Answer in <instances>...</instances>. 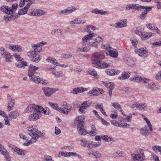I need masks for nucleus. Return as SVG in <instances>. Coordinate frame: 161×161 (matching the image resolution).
I'll return each mask as SVG.
<instances>
[{
	"instance_id": "1",
	"label": "nucleus",
	"mask_w": 161,
	"mask_h": 161,
	"mask_svg": "<svg viewBox=\"0 0 161 161\" xmlns=\"http://www.w3.org/2000/svg\"><path fill=\"white\" fill-rule=\"evenodd\" d=\"M104 53L102 51L94 53L92 58L94 67L98 68H106L109 67L108 63L102 60L104 57Z\"/></svg>"
},
{
	"instance_id": "2",
	"label": "nucleus",
	"mask_w": 161,
	"mask_h": 161,
	"mask_svg": "<svg viewBox=\"0 0 161 161\" xmlns=\"http://www.w3.org/2000/svg\"><path fill=\"white\" fill-rule=\"evenodd\" d=\"M39 69V67H36L31 64L29 66L28 75L31 77L30 80L36 83L46 85L47 82L46 80H43L38 76L34 75L35 74L37 73L36 71Z\"/></svg>"
},
{
	"instance_id": "3",
	"label": "nucleus",
	"mask_w": 161,
	"mask_h": 161,
	"mask_svg": "<svg viewBox=\"0 0 161 161\" xmlns=\"http://www.w3.org/2000/svg\"><path fill=\"white\" fill-rule=\"evenodd\" d=\"M33 110H35L36 112L43 113L45 115H49L50 114V110L48 108H46L44 109L41 106L35 105L34 104H29L26 108L25 110L26 112H31Z\"/></svg>"
},
{
	"instance_id": "4",
	"label": "nucleus",
	"mask_w": 161,
	"mask_h": 161,
	"mask_svg": "<svg viewBox=\"0 0 161 161\" xmlns=\"http://www.w3.org/2000/svg\"><path fill=\"white\" fill-rule=\"evenodd\" d=\"M27 129L28 131L29 135L33 139L36 140L41 136H43L45 134L44 133H42L39 131L35 125L28 127Z\"/></svg>"
},
{
	"instance_id": "5",
	"label": "nucleus",
	"mask_w": 161,
	"mask_h": 161,
	"mask_svg": "<svg viewBox=\"0 0 161 161\" xmlns=\"http://www.w3.org/2000/svg\"><path fill=\"white\" fill-rule=\"evenodd\" d=\"M84 121L82 119H80L79 117L77 118L75 121V124L77 125L79 133L82 135H86L88 133L84 128Z\"/></svg>"
},
{
	"instance_id": "6",
	"label": "nucleus",
	"mask_w": 161,
	"mask_h": 161,
	"mask_svg": "<svg viewBox=\"0 0 161 161\" xmlns=\"http://www.w3.org/2000/svg\"><path fill=\"white\" fill-rule=\"evenodd\" d=\"M94 34L90 33L89 34L85 35L84 36L82 39V42H83L82 47L83 48L82 50L83 52H87L89 51L90 49V48L89 47H85L86 46L87 43L88 45L89 43L88 42V41L92 39V37L94 36Z\"/></svg>"
},
{
	"instance_id": "7",
	"label": "nucleus",
	"mask_w": 161,
	"mask_h": 161,
	"mask_svg": "<svg viewBox=\"0 0 161 161\" xmlns=\"http://www.w3.org/2000/svg\"><path fill=\"white\" fill-rule=\"evenodd\" d=\"M39 48L40 49L39 50L37 48H35L33 50L30 51L27 53L28 56L31 58V60L33 62L37 63L41 59L39 55H37L36 54V53L39 52L41 50V48Z\"/></svg>"
},
{
	"instance_id": "8",
	"label": "nucleus",
	"mask_w": 161,
	"mask_h": 161,
	"mask_svg": "<svg viewBox=\"0 0 161 161\" xmlns=\"http://www.w3.org/2000/svg\"><path fill=\"white\" fill-rule=\"evenodd\" d=\"M137 154H132L131 156L133 160L139 161H142L144 160L145 155L142 149H139L137 151Z\"/></svg>"
},
{
	"instance_id": "9",
	"label": "nucleus",
	"mask_w": 161,
	"mask_h": 161,
	"mask_svg": "<svg viewBox=\"0 0 161 161\" xmlns=\"http://www.w3.org/2000/svg\"><path fill=\"white\" fill-rule=\"evenodd\" d=\"M141 7H140V9L138 11H141V9H145L140 14V17L141 19H144L147 16V12L151 11L152 8V7H147L141 5Z\"/></svg>"
},
{
	"instance_id": "10",
	"label": "nucleus",
	"mask_w": 161,
	"mask_h": 161,
	"mask_svg": "<svg viewBox=\"0 0 161 161\" xmlns=\"http://www.w3.org/2000/svg\"><path fill=\"white\" fill-rule=\"evenodd\" d=\"M30 6L31 4L30 3H27L24 8H23L19 10L18 13L17 14H13L12 18H13V19H17L20 15H24L25 14Z\"/></svg>"
},
{
	"instance_id": "11",
	"label": "nucleus",
	"mask_w": 161,
	"mask_h": 161,
	"mask_svg": "<svg viewBox=\"0 0 161 161\" xmlns=\"http://www.w3.org/2000/svg\"><path fill=\"white\" fill-rule=\"evenodd\" d=\"M42 90L43 91L46 96L49 97L54 93L58 89L48 87H43Z\"/></svg>"
},
{
	"instance_id": "12",
	"label": "nucleus",
	"mask_w": 161,
	"mask_h": 161,
	"mask_svg": "<svg viewBox=\"0 0 161 161\" xmlns=\"http://www.w3.org/2000/svg\"><path fill=\"white\" fill-rule=\"evenodd\" d=\"M46 12L40 9L31 10L29 14L33 16H40L46 14Z\"/></svg>"
},
{
	"instance_id": "13",
	"label": "nucleus",
	"mask_w": 161,
	"mask_h": 161,
	"mask_svg": "<svg viewBox=\"0 0 161 161\" xmlns=\"http://www.w3.org/2000/svg\"><path fill=\"white\" fill-rule=\"evenodd\" d=\"M103 90L102 89H99L97 87L93 88L92 90L89 92L88 93L90 96L98 95L102 93Z\"/></svg>"
},
{
	"instance_id": "14",
	"label": "nucleus",
	"mask_w": 161,
	"mask_h": 161,
	"mask_svg": "<svg viewBox=\"0 0 161 161\" xmlns=\"http://www.w3.org/2000/svg\"><path fill=\"white\" fill-rule=\"evenodd\" d=\"M7 97L8 98V102L7 109L8 111H10L13 108L14 105L15 104V102L14 100L12 99V98L9 94L7 95Z\"/></svg>"
},
{
	"instance_id": "15",
	"label": "nucleus",
	"mask_w": 161,
	"mask_h": 161,
	"mask_svg": "<svg viewBox=\"0 0 161 161\" xmlns=\"http://www.w3.org/2000/svg\"><path fill=\"white\" fill-rule=\"evenodd\" d=\"M106 53L107 55H109L111 57L114 58H116L118 55L117 51L115 49H112L111 47L110 49H108V50H107V52Z\"/></svg>"
},
{
	"instance_id": "16",
	"label": "nucleus",
	"mask_w": 161,
	"mask_h": 161,
	"mask_svg": "<svg viewBox=\"0 0 161 161\" xmlns=\"http://www.w3.org/2000/svg\"><path fill=\"white\" fill-rule=\"evenodd\" d=\"M75 10V7L69 8L67 9L61 10L58 12L59 14L60 15L62 14L67 15L73 12Z\"/></svg>"
},
{
	"instance_id": "17",
	"label": "nucleus",
	"mask_w": 161,
	"mask_h": 161,
	"mask_svg": "<svg viewBox=\"0 0 161 161\" xmlns=\"http://www.w3.org/2000/svg\"><path fill=\"white\" fill-rule=\"evenodd\" d=\"M135 52L139 56L146 57L147 55V52L144 48L136 49Z\"/></svg>"
},
{
	"instance_id": "18",
	"label": "nucleus",
	"mask_w": 161,
	"mask_h": 161,
	"mask_svg": "<svg viewBox=\"0 0 161 161\" xmlns=\"http://www.w3.org/2000/svg\"><path fill=\"white\" fill-rule=\"evenodd\" d=\"M141 5L136 3H132L128 4L126 5V8L128 10L132 9H136L137 10H139L140 7H141Z\"/></svg>"
},
{
	"instance_id": "19",
	"label": "nucleus",
	"mask_w": 161,
	"mask_h": 161,
	"mask_svg": "<svg viewBox=\"0 0 161 161\" xmlns=\"http://www.w3.org/2000/svg\"><path fill=\"white\" fill-rule=\"evenodd\" d=\"M126 19H123L114 24V27L117 28H121L126 26Z\"/></svg>"
},
{
	"instance_id": "20",
	"label": "nucleus",
	"mask_w": 161,
	"mask_h": 161,
	"mask_svg": "<svg viewBox=\"0 0 161 161\" xmlns=\"http://www.w3.org/2000/svg\"><path fill=\"white\" fill-rule=\"evenodd\" d=\"M41 117V114L35 113L31 114L29 116V118L31 121H34L39 119Z\"/></svg>"
},
{
	"instance_id": "21",
	"label": "nucleus",
	"mask_w": 161,
	"mask_h": 161,
	"mask_svg": "<svg viewBox=\"0 0 161 161\" xmlns=\"http://www.w3.org/2000/svg\"><path fill=\"white\" fill-rule=\"evenodd\" d=\"M119 70L113 69H106V74L109 75H117L119 72Z\"/></svg>"
},
{
	"instance_id": "22",
	"label": "nucleus",
	"mask_w": 161,
	"mask_h": 161,
	"mask_svg": "<svg viewBox=\"0 0 161 161\" xmlns=\"http://www.w3.org/2000/svg\"><path fill=\"white\" fill-rule=\"evenodd\" d=\"M66 32L64 30H62L61 29H53L51 32V34L53 35H54L57 34V35H62L64 33H65Z\"/></svg>"
},
{
	"instance_id": "23",
	"label": "nucleus",
	"mask_w": 161,
	"mask_h": 161,
	"mask_svg": "<svg viewBox=\"0 0 161 161\" xmlns=\"http://www.w3.org/2000/svg\"><path fill=\"white\" fill-rule=\"evenodd\" d=\"M8 118H10L11 119H15L19 116V113L17 111H15L10 112Z\"/></svg>"
},
{
	"instance_id": "24",
	"label": "nucleus",
	"mask_w": 161,
	"mask_h": 161,
	"mask_svg": "<svg viewBox=\"0 0 161 161\" xmlns=\"http://www.w3.org/2000/svg\"><path fill=\"white\" fill-rule=\"evenodd\" d=\"M92 13L98 14H108L109 12L108 11H103V10H99L97 8H95L92 11Z\"/></svg>"
},
{
	"instance_id": "25",
	"label": "nucleus",
	"mask_w": 161,
	"mask_h": 161,
	"mask_svg": "<svg viewBox=\"0 0 161 161\" xmlns=\"http://www.w3.org/2000/svg\"><path fill=\"white\" fill-rule=\"evenodd\" d=\"M9 49L13 51H16L19 52L22 50L21 47L18 45H15L13 46H10Z\"/></svg>"
},
{
	"instance_id": "26",
	"label": "nucleus",
	"mask_w": 161,
	"mask_h": 161,
	"mask_svg": "<svg viewBox=\"0 0 161 161\" xmlns=\"http://www.w3.org/2000/svg\"><path fill=\"white\" fill-rule=\"evenodd\" d=\"M3 57L5 58V60L7 62H11L12 60V56L8 52L5 53V55H4Z\"/></svg>"
},
{
	"instance_id": "27",
	"label": "nucleus",
	"mask_w": 161,
	"mask_h": 161,
	"mask_svg": "<svg viewBox=\"0 0 161 161\" xmlns=\"http://www.w3.org/2000/svg\"><path fill=\"white\" fill-rule=\"evenodd\" d=\"M130 73L125 72H122L121 75L119 76V78L121 80H125L129 78L130 75Z\"/></svg>"
},
{
	"instance_id": "28",
	"label": "nucleus",
	"mask_w": 161,
	"mask_h": 161,
	"mask_svg": "<svg viewBox=\"0 0 161 161\" xmlns=\"http://www.w3.org/2000/svg\"><path fill=\"white\" fill-rule=\"evenodd\" d=\"M125 63L129 66H132L134 64V62L133 59L130 58H125Z\"/></svg>"
},
{
	"instance_id": "29",
	"label": "nucleus",
	"mask_w": 161,
	"mask_h": 161,
	"mask_svg": "<svg viewBox=\"0 0 161 161\" xmlns=\"http://www.w3.org/2000/svg\"><path fill=\"white\" fill-rule=\"evenodd\" d=\"M27 62L24 61H21L20 63L19 62L15 63V65L17 67L19 68H24L25 66L27 65Z\"/></svg>"
},
{
	"instance_id": "30",
	"label": "nucleus",
	"mask_w": 161,
	"mask_h": 161,
	"mask_svg": "<svg viewBox=\"0 0 161 161\" xmlns=\"http://www.w3.org/2000/svg\"><path fill=\"white\" fill-rule=\"evenodd\" d=\"M9 7L5 6H3L1 8V10L2 12L7 14H11L10 11L9 10Z\"/></svg>"
},
{
	"instance_id": "31",
	"label": "nucleus",
	"mask_w": 161,
	"mask_h": 161,
	"mask_svg": "<svg viewBox=\"0 0 161 161\" xmlns=\"http://www.w3.org/2000/svg\"><path fill=\"white\" fill-rule=\"evenodd\" d=\"M80 141L83 143V144H81V146L89 148H91L90 146V143L88 142L86 139H81L80 140Z\"/></svg>"
},
{
	"instance_id": "32",
	"label": "nucleus",
	"mask_w": 161,
	"mask_h": 161,
	"mask_svg": "<svg viewBox=\"0 0 161 161\" xmlns=\"http://www.w3.org/2000/svg\"><path fill=\"white\" fill-rule=\"evenodd\" d=\"M18 7V5L17 3H14L12 5L11 7H9L11 14H12L15 11Z\"/></svg>"
},
{
	"instance_id": "33",
	"label": "nucleus",
	"mask_w": 161,
	"mask_h": 161,
	"mask_svg": "<svg viewBox=\"0 0 161 161\" xmlns=\"http://www.w3.org/2000/svg\"><path fill=\"white\" fill-rule=\"evenodd\" d=\"M141 132L142 134L145 136H148L150 133L149 130L146 127L142 128L141 130Z\"/></svg>"
},
{
	"instance_id": "34",
	"label": "nucleus",
	"mask_w": 161,
	"mask_h": 161,
	"mask_svg": "<svg viewBox=\"0 0 161 161\" xmlns=\"http://www.w3.org/2000/svg\"><path fill=\"white\" fill-rule=\"evenodd\" d=\"M103 84L107 87L109 88V89L113 90L114 88V85L113 83L111 82H103Z\"/></svg>"
},
{
	"instance_id": "35",
	"label": "nucleus",
	"mask_w": 161,
	"mask_h": 161,
	"mask_svg": "<svg viewBox=\"0 0 161 161\" xmlns=\"http://www.w3.org/2000/svg\"><path fill=\"white\" fill-rule=\"evenodd\" d=\"M130 41L132 46L134 47H136L138 43L137 39L133 37L130 39Z\"/></svg>"
},
{
	"instance_id": "36",
	"label": "nucleus",
	"mask_w": 161,
	"mask_h": 161,
	"mask_svg": "<svg viewBox=\"0 0 161 161\" xmlns=\"http://www.w3.org/2000/svg\"><path fill=\"white\" fill-rule=\"evenodd\" d=\"M57 110L58 111L60 112L66 114H69L70 111V108H69V109H68V110H67L66 111H65L63 108H61L60 107H58Z\"/></svg>"
},
{
	"instance_id": "37",
	"label": "nucleus",
	"mask_w": 161,
	"mask_h": 161,
	"mask_svg": "<svg viewBox=\"0 0 161 161\" xmlns=\"http://www.w3.org/2000/svg\"><path fill=\"white\" fill-rule=\"evenodd\" d=\"M106 138L104 141L106 142L112 143L115 142V140L113 138L108 135H107Z\"/></svg>"
},
{
	"instance_id": "38",
	"label": "nucleus",
	"mask_w": 161,
	"mask_h": 161,
	"mask_svg": "<svg viewBox=\"0 0 161 161\" xmlns=\"http://www.w3.org/2000/svg\"><path fill=\"white\" fill-rule=\"evenodd\" d=\"M2 155L4 156L6 160L7 161H10V157L9 153L8 151H6V152L3 153Z\"/></svg>"
},
{
	"instance_id": "39",
	"label": "nucleus",
	"mask_w": 161,
	"mask_h": 161,
	"mask_svg": "<svg viewBox=\"0 0 161 161\" xmlns=\"http://www.w3.org/2000/svg\"><path fill=\"white\" fill-rule=\"evenodd\" d=\"M72 55L69 54H63L61 55V58H62L64 59L70 58L72 57Z\"/></svg>"
},
{
	"instance_id": "40",
	"label": "nucleus",
	"mask_w": 161,
	"mask_h": 161,
	"mask_svg": "<svg viewBox=\"0 0 161 161\" xmlns=\"http://www.w3.org/2000/svg\"><path fill=\"white\" fill-rule=\"evenodd\" d=\"M13 15H12L11 16H8V15H6L3 17V19L5 21L7 22H9L11 19H13V18H12Z\"/></svg>"
},
{
	"instance_id": "41",
	"label": "nucleus",
	"mask_w": 161,
	"mask_h": 161,
	"mask_svg": "<svg viewBox=\"0 0 161 161\" xmlns=\"http://www.w3.org/2000/svg\"><path fill=\"white\" fill-rule=\"evenodd\" d=\"M89 106V105L87 103L86 101H84L83 103L81 104V106L80 107L84 109L87 108Z\"/></svg>"
},
{
	"instance_id": "42",
	"label": "nucleus",
	"mask_w": 161,
	"mask_h": 161,
	"mask_svg": "<svg viewBox=\"0 0 161 161\" xmlns=\"http://www.w3.org/2000/svg\"><path fill=\"white\" fill-rule=\"evenodd\" d=\"M123 153L122 151H118L114 153V157H120L121 156Z\"/></svg>"
},
{
	"instance_id": "43",
	"label": "nucleus",
	"mask_w": 161,
	"mask_h": 161,
	"mask_svg": "<svg viewBox=\"0 0 161 161\" xmlns=\"http://www.w3.org/2000/svg\"><path fill=\"white\" fill-rule=\"evenodd\" d=\"M101 47L103 49H105L106 53L107 52V50H108V49L111 48L110 46L108 44L104 45L103 44H102L101 45Z\"/></svg>"
},
{
	"instance_id": "44",
	"label": "nucleus",
	"mask_w": 161,
	"mask_h": 161,
	"mask_svg": "<svg viewBox=\"0 0 161 161\" xmlns=\"http://www.w3.org/2000/svg\"><path fill=\"white\" fill-rule=\"evenodd\" d=\"M89 74L91 75L94 76V77L96 78L98 77V75L97 74V72L94 69L93 71H90Z\"/></svg>"
},
{
	"instance_id": "45",
	"label": "nucleus",
	"mask_w": 161,
	"mask_h": 161,
	"mask_svg": "<svg viewBox=\"0 0 161 161\" xmlns=\"http://www.w3.org/2000/svg\"><path fill=\"white\" fill-rule=\"evenodd\" d=\"M49 104H50V105L53 108L57 110L58 109V104L50 102H49Z\"/></svg>"
},
{
	"instance_id": "46",
	"label": "nucleus",
	"mask_w": 161,
	"mask_h": 161,
	"mask_svg": "<svg viewBox=\"0 0 161 161\" xmlns=\"http://www.w3.org/2000/svg\"><path fill=\"white\" fill-rule=\"evenodd\" d=\"M15 152H16L18 154L20 155H25V154L24 153V152L22 150L20 149L19 148L17 147L16 149Z\"/></svg>"
},
{
	"instance_id": "47",
	"label": "nucleus",
	"mask_w": 161,
	"mask_h": 161,
	"mask_svg": "<svg viewBox=\"0 0 161 161\" xmlns=\"http://www.w3.org/2000/svg\"><path fill=\"white\" fill-rule=\"evenodd\" d=\"M112 105L114 106V108L117 109L121 108V106L118 103H112Z\"/></svg>"
},
{
	"instance_id": "48",
	"label": "nucleus",
	"mask_w": 161,
	"mask_h": 161,
	"mask_svg": "<svg viewBox=\"0 0 161 161\" xmlns=\"http://www.w3.org/2000/svg\"><path fill=\"white\" fill-rule=\"evenodd\" d=\"M8 147L11 151H14V152H15L16 149L17 147L14 145L11 144H8Z\"/></svg>"
},
{
	"instance_id": "49",
	"label": "nucleus",
	"mask_w": 161,
	"mask_h": 161,
	"mask_svg": "<svg viewBox=\"0 0 161 161\" xmlns=\"http://www.w3.org/2000/svg\"><path fill=\"white\" fill-rule=\"evenodd\" d=\"M151 36V35L150 34L146 35L145 34H142L141 35V37L142 40H145Z\"/></svg>"
},
{
	"instance_id": "50",
	"label": "nucleus",
	"mask_w": 161,
	"mask_h": 161,
	"mask_svg": "<svg viewBox=\"0 0 161 161\" xmlns=\"http://www.w3.org/2000/svg\"><path fill=\"white\" fill-rule=\"evenodd\" d=\"M14 56L16 59V60L18 61H22V60H23V58H21L19 55L15 54H14Z\"/></svg>"
},
{
	"instance_id": "51",
	"label": "nucleus",
	"mask_w": 161,
	"mask_h": 161,
	"mask_svg": "<svg viewBox=\"0 0 161 161\" xmlns=\"http://www.w3.org/2000/svg\"><path fill=\"white\" fill-rule=\"evenodd\" d=\"M161 46V41L157 42H154L152 44V47H155L158 46Z\"/></svg>"
},
{
	"instance_id": "52",
	"label": "nucleus",
	"mask_w": 161,
	"mask_h": 161,
	"mask_svg": "<svg viewBox=\"0 0 161 161\" xmlns=\"http://www.w3.org/2000/svg\"><path fill=\"white\" fill-rule=\"evenodd\" d=\"M6 151H7L5 148L1 144H0V152L2 154H3V153H5Z\"/></svg>"
},
{
	"instance_id": "53",
	"label": "nucleus",
	"mask_w": 161,
	"mask_h": 161,
	"mask_svg": "<svg viewBox=\"0 0 161 161\" xmlns=\"http://www.w3.org/2000/svg\"><path fill=\"white\" fill-rule=\"evenodd\" d=\"M135 81L138 82L143 81V77H142L141 76H137L135 79Z\"/></svg>"
},
{
	"instance_id": "54",
	"label": "nucleus",
	"mask_w": 161,
	"mask_h": 161,
	"mask_svg": "<svg viewBox=\"0 0 161 161\" xmlns=\"http://www.w3.org/2000/svg\"><path fill=\"white\" fill-rule=\"evenodd\" d=\"M91 144L92 145L91 146L92 147L94 148L99 146L101 145V143L99 142H92L91 143Z\"/></svg>"
},
{
	"instance_id": "55",
	"label": "nucleus",
	"mask_w": 161,
	"mask_h": 161,
	"mask_svg": "<svg viewBox=\"0 0 161 161\" xmlns=\"http://www.w3.org/2000/svg\"><path fill=\"white\" fill-rule=\"evenodd\" d=\"M7 52L5 51L3 47H2L0 48V54L2 56H3L5 55V53Z\"/></svg>"
},
{
	"instance_id": "56",
	"label": "nucleus",
	"mask_w": 161,
	"mask_h": 161,
	"mask_svg": "<svg viewBox=\"0 0 161 161\" xmlns=\"http://www.w3.org/2000/svg\"><path fill=\"white\" fill-rule=\"evenodd\" d=\"M0 115L5 117L6 118H8V116L3 111L0 110Z\"/></svg>"
},
{
	"instance_id": "57",
	"label": "nucleus",
	"mask_w": 161,
	"mask_h": 161,
	"mask_svg": "<svg viewBox=\"0 0 161 161\" xmlns=\"http://www.w3.org/2000/svg\"><path fill=\"white\" fill-rule=\"evenodd\" d=\"M98 118L101 120L102 121L103 123L105 125H109V123L108 122L106 121L103 118H101L100 117H98Z\"/></svg>"
},
{
	"instance_id": "58",
	"label": "nucleus",
	"mask_w": 161,
	"mask_h": 161,
	"mask_svg": "<svg viewBox=\"0 0 161 161\" xmlns=\"http://www.w3.org/2000/svg\"><path fill=\"white\" fill-rule=\"evenodd\" d=\"M77 89L78 93L83 92L85 91H86L87 90L86 88L83 87L78 88H77Z\"/></svg>"
},
{
	"instance_id": "59",
	"label": "nucleus",
	"mask_w": 161,
	"mask_h": 161,
	"mask_svg": "<svg viewBox=\"0 0 161 161\" xmlns=\"http://www.w3.org/2000/svg\"><path fill=\"white\" fill-rule=\"evenodd\" d=\"M156 79L158 80H161V71L158 72L156 76Z\"/></svg>"
},
{
	"instance_id": "60",
	"label": "nucleus",
	"mask_w": 161,
	"mask_h": 161,
	"mask_svg": "<svg viewBox=\"0 0 161 161\" xmlns=\"http://www.w3.org/2000/svg\"><path fill=\"white\" fill-rule=\"evenodd\" d=\"M61 133V130L60 129L56 127H55V133L56 135H58Z\"/></svg>"
},
{
	"instance_id": "61",
	"label": "nucleus",
	"mask_w": 161,
	"mask_h": 161,
	"mask_svg": "<svg viewBox=\"0 0 161 161\" xmlns=\"http://www.w3.org/2000/svg\"><path fill=\"white\" fill-rule=\"evenodd\" d=\"M45 159L47 161H51L52 160V157L48 155L45 156Z\"/></svg>"
},
{
	"instance_id": "62",
	"label": "nucleus",
	"mask_w": 161,
	"mask_h": 161,
	"mask_svg": "<svg viewBox=\"0 0 161 161\" xmlns=\"http://www.w3.org/2000/svg\"><path fill=\"white\" fill-rule=\"evenodd\" d=\"M80 19H76L73 21V24H80Z\"/></svg>"
},
{
	"instance_id": "63",
	"label": "nucleus",
	"mask_w": 161,
	"mask_h": 161,
	"mask_svg": "<svg viewBox=\"0 0 161 161\" xmlns=\"http://www.w3.org/2000/svg\"><path fill=\"white\" fill-rule=\"evenodd\" d=\"M25 2L24 0H21L19 2V6L20 7H23L25 4Z\"/></svg>"
},
{
	"instance_id": "64",
	"label": "nucleus",
	"mask_w": 161,
	"mask_h": 161,
	"mask_svg": "<svg viewBox=\"0 0 161 161\" xmlns=\"http://www.w3.org/2000/svg\"><path fill=\"white\" fill-rule=\"evenodd\" d=\"M19 136L21 138H23L24 140H28L27 136L23 134H19Z\"/></svg>"
}]
</instances>
